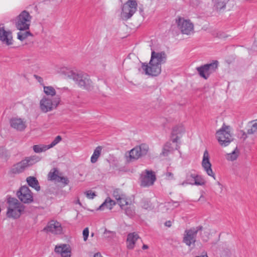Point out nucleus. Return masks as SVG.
Here are the masks:
<instances>
[{"instance_id": "bb28decb", "label": "nucleus", "mask_w": 257, "mask_h": 257, "mask_svg": "<svg viewBox=\"0 0 257 257\" xmlns=\"http://www.w3.org/2000/svg\"><path fill=\"white\" fill-rule=\"evenodd\" d=\"M174 149L172 143L170 142H167L163 147L162 154L163 156H167L170 152H172Z\"/></svg>"}, {"instance_id": "4be33fe9", "label": "nucleus", "mask_w": 257, "mask_h": 257, "mask_svg": "<svg viewBox=\"0 0 257 257\" xmlns=\"http://www.w3.org/2000/svg\"><path fill=\"white\" fill-rule=\"evenodd\" d=\"M28 184L31 187L34 188L37 191L40 190V186H39L38 181L36 178L32 176H29L26 179Z\"/></svg>"}, {"instance_id": "1a4fd4ad", "label": "nucleus", "mask_w": 257, "mask_h": 257, "mask_svg": "<svg viewBox=\"0 0 257 257\" xmlns=\"http://www.w3.org/2000/svg\"><path fill=\"white\" fill-rule=\"evenodd\" d=\"M176 22L182 34L189 35L194 33V25L189 20L179 17L176 20Z\"/></svg>"}, {"instance_id": "13d9d810", "label": "nucleus", "mask_w": 257, "mask_h": 257, "mask_svg": "<svg viewBox=\"0 0 257 257\" xmlns=\"http://www.w3.org/2000/svg\"><path fill=\"white\" fill-rule=\"evenodd\" d=\"M91 235L92 236H93L94 235V233H91Z\"/></svg>"}, {"instance_id": "09e8293b", "label": "nucleus", "mask_w": 257, "mask_h": 257, "mask_svg": "<svg viewBox=\"0 0 257 257\" xmlns=\"http://www.w3.org/2000/svg\"><path fill=\"white\" fill-rule=\"evenodd\" d=\"M188 184H189V183L188 182L187 180L186 179L185 181H184L182 183H180L179 185H180L181 186H185V185H188Z\"/></svg>"}, {"instance_id": "5701e85b", "label": "nucleus", "mask_w": 257, "mask_h": 257, "mask_svg": "<svg viewBox=\"0 0 257 257\" xmlns=\"http://www.w3.org/2000/svg\"><path fill=\"white\" fill-rule=\"evenodd\" d=\"M102 148L101 146L97 147L94 150L92 155L91 157L90 160L92 163H95L100 156Z\"/></svg>"}, {"instance_id": "f8f14e48", "label": "nucleus", "mask_w": 257, "mask_h": 257, "mask_svg": "<svg viewBox=\"0 0 257 257\" xmlns=\"http://www.w3.org/2000/svg\"><path fill=\"white\" fill-rule=\"evenodd\" d=\"M148 146L145 144L136 147L129 152L130 160H137L140 157L146 155L148 152Z\"/></svg>"}, {"instance_id": "423d86ee", "label": "nucleus", "mask_w": 257, "mask_h": 257, "mask_svg": "<svg viewBox=\"0 0 257 257\" xmlns=\"http://www.w3.org/2000/svg\"><path fill=\"white\" fill-rule=\"evenodd\" d=\"M61 101L60 96L56 95L53 99L44 96L40 101V107L43 112H47L56 108Z\"/></svg>"}, {"instance_id": "a878e982", "label": "nucleus", "mask_w": 257, "mask_h": 257, "mask_svg": "<svg viewBox=\"0 0 257 257\" xmlns=\"http://www.w3.org/2000/svg\"><path fill=\"white\" fill-rule=\"evenodd\" d=\"M194 180V182L193 183V185L203 186L206 183V181L204 179V177L201 175H198L196 173L195 175V179Z\"/></svg>"}, {"instance_id": "6e6d98bb", "label": "nucleus", "mask_w": 257, "mask_h": 257, "mask_svg": "<svg viewBox=\"0 0 257 257\" xmlns=\"http://www.w3.org/2000/svg\"><path fill=\"white\" fill-rule=\"evenodd\" d=\"M77 203H78V204H80V201H79V200H77Z\"/></svg>"}, {"instance_id": "58836bf2", "label": "nucleus", "mask_w": 257, "mask_h": 257, "mask_svg": "<svg viewBox=\"0 0 257 257\" xmlns=\"http://www.w3.org/2000/svg\"><path fill=\"white\" fill-rule=\"evenodd\" d=\"M61 140H62V138H61V136H57L50 144L47 145V147H49V149L51 148H53V147L56 146L57 144H58L61 141Z\"/></svg>"}, {"instance_id": "3c124183", "label": "nucleus", "mask_w": 257, "mask_h": 257, "mask_svg": "<svg viewBox=\"0 0 257 257\" xmlns=\"http://www.w3.org/2000/svg\"><path fill=\"white\" fill-rule=\"evenodd\" d=\"M148 247H148V246L147 245H146V244H144V245H143L142 248H143V249H148Z\"/></svg>"}, {"instance_id": "20e7f679", "label": "nucleus", "mask_w": 257, "mask_h": 257, "mask_svg": "<svg viewBox=\"0 0 257 257\" xmlns=\"http://www.w3.org/2000/svg\"><path fill=\"white\" fill-rule=\"evenodd\" d=\"M9 206L7 215L9 218L17 219L20 217L24 208L21 203L16 198H10L8 200Z\"/></svg>"}, {"instance_id": "79ce46f5", "label": "nucleus", "mask_w": 257, "mask_h": 257, "mask_svg": "<svg viewBox=\"0 0 257 257\" xmlns=\"http://www.w3.org/2000/svg\"><path fill=\"white\" fill-rule=\"evenodd\" d=\"M89 235V229L88 228L86 227L83 230V237L84 241H86L87 240L88 237Z\"/></svg>"}, {"instance_id": "72a5a7b5", "label": "nucleus", "mask_w": 257, "mask_h": 257, "mask_svg": "<svg viewBox=\"0 0 257 257\" xmlns=\"http://www.w3.org/2000/svg\"><path fill=\"white\" fill-rule=\"evenodd\" d=\"M31 34L29 31L20 32L18 33V39L21 41H23L26 39L28 36H31Z\"/></svg>"}, {"instance_id": "4d7b16f0", "label": "nucleus", "mask_w": 257, "mask_h": 257, "mask_svg": "<svg viewBox=\"0 0 257 257\" xmlns=\"http://www.w3.org/2000/svg\"><path fill=\"white\" fill-rule=\"evenodd\" d=\"M174 204H176V205H175V206H177L178 205V202H174Z\"/></svg>"}, {"instance_id": "4468645a", "label": "nucleus", "mask_w": 257, "mask_h": 257, "mask_svg": "<svg viewBox=\"0 0 257 257\" xmlns=\"http://www.w3.org/2000/svg\"><path fill=\"white\" fill-rule=\"evenodd\" d=\"M19 199L24 203H30L33 201L32 193L28 187L24 186L17 192Z\"/></svg>"}, {"instance_id": "0eeeda50", "label": "nucleus", "mask_w": 257, "mask_h": 257, "mask_svg": "<svg viewBox=\"0 0 257 257\" xmlns=\"http://www.w3.org/2000/svg\"><path fill=\"white\" fill-rule=\"evenodd\" d=\"M32 17L26 11H22L16 19V27L20 31L29 29Z\"/></svg>"}, {"instance_id": "f03ea898", "label": "nucleus", "mask_w": 257, "mask_h": 257, "mask_svg": "<svg viewBox=\"0 0 257 257\" xmlns=\"http://www.w3.org/2000/svg\"><path fill=\"white\" fill-rule=\"evenodd\" d=\"M68 77L73 79L80 87H83L88 90H91L93 88L92 82L89 76L83 73H76L73 71H69L67 74Z\"/></svg>"}, {"instance_id": "a18cd8bd", "label": "nucleus", "mask_w": 257, "mask_h": 257, "mask_svg": "<svg viewBox=\"0 0 257 257\" xmlns=\"http://www.w3.org/2000/svg\"><path fill=\"white\" fill-rule=\"evenodd\" d=\"M179 139L178 137H176L175 138H173L172 139V143L175 144V149L177 150L178 149V145L177 144V140Z\"/></svg>"}, {"instance_id": "9d476101", "label": "nucleus", "mask_w": 257, "mask_h": 257, "mask_svg": "<svg viewBox=\"0 0 257 257\" xmlns=\"http://www.w3.org/2000/svg\"><path fill=\"white\" fill-rule=\"evenodd\" d=\"M138 4L136 0H128L122 7V16L125 19L131 18L137 10Z\"/></svg>"}, {"instance_id": "dca6fc26", "label": "nucleus", "mask_w": 257, "mask_h": 257, "mask_svg": "<svg viewBox=\"0 0 257 257\" xmlns=\"http://www.w3.org/2000/svg\"><path fill=\"white\" fill-rule=\"evenodd\" d=\"M209 155L207 150H205L203 154V159L201 165L204 171L209 176L212 177L214 180L216 177L211 168V164L209 160Z\"/></svg>"}, {"instance_id": "6ab92c4d", "label": "nucleus", "mask_w": 257, "mask_h": 257, "mask_svg": "<svg viewBox=\"0 0 257 257\" xmlns=\"http://www.w3.org/2000/svg\"><path fill=\"white\" fill-rule=\"evenodd\" d=\"M0 41L7 45L13 44V37L10 31H6L4 28H0Z\"/></svg>"}, {"instance_id": "e433bc0d", "label": "nucleus", "mask_w": 257, "mask_h": 257, "mask_svg": "<svg viewBox=\"0 0 257 257\" xmlns=\"http://www.w3.org/2000/svg\"><path fill=\"white\" fill-rule=\"evenodd\" d=\"M195 173H189L186 175V178L187 180L189 185H193L195 179Z\"/></svg>"}, {"instance_id": "f257e3e1", "label": "nucleus", "mask_w": 257, "mask_h": 257, "mask_svg": "<svg viewBox=\"0 0 257 257\" xmlns=\"http://www.w3.org/2000/svg\"><path fill=\"white\" fill-rule=\"evenodd\" d=\"M167 54L164 51H155L152 49L149 65L142 63V69L146 75L156 76L161 72V65L167 61Z\"/></svg>"}, {"instance_id": "37998d69", "label": "nucleus", "mask_w": 257, "mask_h": 257, "mask_svg": "<svg viewBox=\"0 0 257 257\" xmlns=\"http://www.w3.org/2000/svg\"><path fill=\"white\" fill-rule=\"evenodd\" d=\"M58 182H62L64 185H67L69 181L67 178L60 176L59 179L58 180Z\"/></svg>"}, {"instance_id": "49530a36", "label": "nucleus", "mask_w": 257, "mask_h": 257, "mask_svg": "<svg viewBox=\"0 0 257 257\" xmlns=\"http://www.w3.org/2000/svg\"><path fill=\"white\" fill-rule=\"evenodd\" d=\"M231 252H230V250L229 249H227L226 250H224L222 252V255H226V256H228L230 254Z\"/></svg>"}, {"instance_id": "cd10ccee", "label": "nucleus", "mask_w": 257, "mask_h": 257, "mask_svg": "<svg viewBox=\"0 0 257 257\" xmlns=\"http://www.w3.org/2000/svg\"><path fill=\"white\" fill-rule=\"evenodd\" d=\"M239 151L236 148L231 153L227 154L226 155V159L228 161H233L237 158L239 155Z\"/></svg>"}, {"instance_id": "4c0bfd02", "label": "nucleus", "mask_w": 257, "mask_h": 257, "mask_svg": "<svg viewBox=\"0 0 257 257\" xmlns=\"http://www.w3.org/2000/svg\"><path fill=\"white\" fill-rule=\"evenodd\" d=\"M142 206L143 208L148 210L153 209L154 207L152 206V204L149 200H144L142 203Z\"/></svg>"}, {"instance_id": "f3484780", "label": "nucleus", "mask_w": 257, "mask_h": 257, "mask_svg": "<svg viewBox=\"0 0 257 257\" xmlns=\"http://www.w3.org/2000/svg\"><path fill=\"white\" fill-rule=\"evenodd\" d=\"M54 250L61 257L71 256L72 249L69 244L62 243L56 245Z\"/></svg>"}, {"instance_id": "f704fd0d", "label": "nucleus", "mask_w": 257, "mask_h": 257, "mask_svg": "<svg viewBox=\"0 0 257 257\" xmlns=\"http://www.w3.org/2000/svg\"><path fill=\"white\" fill-rule=\"evenodd\" d=\"M123 195H124V194H123L122 192L118 189L114 190L112 193L113 197L116 199L117 201L120 200L121 198L123 196Z\"/></svg>"}, {"instance_id": "39448f33", "label": "nucleus", "mask_w": 257, "mask_h": 257, "mask_svg": "<svg viewBox=\"0 0 257 257\" xmlns=\"http://www.w3.org/2000/svg\"><path fill=\"white\" fill-rule=\"evenodd\" d=\"M216 137L219 144L224 147L228 146L233 140L232 137L230 134V127L225 125L224 124L222 125L216 133Z\"/></svg>"}, {"instance_id": "6e6552de", "label": "nucleus", "mask_w": 257, "mask_h": 257, "mask_svg": "<svg viewBox=\"0 0 257 257\" xmlns=\"http://www.w3.org/2000/svg\"><path fill=\"white\" fill-rule=\"evenodd\" d=\"M217 61H213L212 63L206 64L196 68L200 76L207 79L211 74L214 73L218 67Z\"/></svg>"}, {"instance_id": "c756f323", "label": "nucleus", "mask_w": 257, "mask_h": 257, "mask_svg": "<svg viewBox=\"0 0 257 257\" xmlns=\"http://www.w3.org/2000/svg\"><path fill=\"white\" fill-rule=\"evenodd\" d=\"M226 0H212L214 7L217 10L224 8L226 6Z\"/></svg>"}, {"instance_id": "2eb2a0df", "label": "nucleus", "mask_w": 257, "mask_h": 257, "mask_svg": "<svg viewBox=\"0 0 257 257\" xmlns=\"http://www.w3.org/2000/svg\"><path fill=\"white\" fill-rule=\"evenodd\" d=\"M10 126L18 132H23L27 127V121L25 118L18 117H12L10 120Z\"/></svg>"}, {"instance_id": "ea45409f", "label": "nucleus", "mask_w": 257, "mask_h": 257, "mask_svg": "<svg viewBox=\"0 0 257 257\" xmlns=\"http://www.w3.org/2000/svg\"><path fill=\"white\" fill-rule=\"evenodd\" d=\"M257 131V121L255 120V122L252 124L250 128L247 130V133L249 135L253 134Z\"/></svg>"}, {"instance_id": "2f4dec72", "label": "nucleus", "mask_w": 257, "mask_h": 257, "mask_svg": "<svg viewBox=\"0 0 257 257\" xmlns=\"http://www.w3.org/2000/svg\"><path fill=\"white\" fill-rule=\"evenodd\" d=\"M34 151L36 153L45 152L49 149L47 145H34L33 147Z\"/></svg>"}, {"instance_id": "c85d7f7f", "label": "nucleus", "mask_w": 257, "mask_h": 257, "mask_svg": "<svg viewBox=\"0 0 257 257\" xmlns=\"http://www.w3.org/2000/svg\"><path fill=\"white\" fill-rule=\"evenodd\" d=\"M44 92L47 96H56L57 95L55 89L51 86H44Z\"/></svg>"}, {"instance_id": "b1692460", "label": "nucleus", "mask_w": 257, "mask_h": 257, "mask_svg": "<svg viewBox=\"0 0 257 257\" xmlns=\"http://www.w3.org/2000/svg\"><path fill=\"white\" fill-rule=\"evenodd\" d=\"M60 176L59 175V171L56 168H53L48 175V180L55 181L58 182Z\"/></svg>"}, {"instance_id": "7c9ffc66", "label": "nucleus", "mask_w": 257, "mask_h": 257, "mask_svg": "<svg viewBox=\"0 0 257 257\" xmlns=\"http://www.w3.org/2000/svg\"><path fill=\"white\" fill-rule=\"evenodd\" d=\"M10 157L8 151L4 146H0V158L7 161Z\"/></svg>"}, {"instance_id": "864d4df0", "label": "nucleus", "mask_w": 257, "mask_h": 257, "mask_svg": "<svg viewBox=\"0 0 257 257\" xmlns=\"http://www.w3.org/2000/svg\"><path fill=\"white\" fill-rule=\"evenodd\" d=\"M196 257H208L206 253L204 254H202V255H201L200 256H197Z\"/></svg>"}, {"instance_id": "5fc2aeb1", "label": "nucleus", "mask_w": 257, "mask_h": 257, "mask_svg": "<svg viewBox=\"0 0 257 257\" xmlns=\"http://www.w3.org/2000/svg\"><path fill=\"white\" fill-rule=\"evenodd\" d=\"M217 185L220 187V188L222 187V185L219 182H217Z\"/></svg>"}, {"instance_id": "a211bd4d", "label": "nucleus", "mask_w": 257, "mask_h": 257, "mask_svg": "<svg viewBox=\"0 0 257 257\" xmlns=\"http://www.w3.org/2000/svg\"><path fill=\"white\" fill-rule=\"evenodd\" d=\"M47 232H50L55 234L62 233V227L60 223L57 221L51 220L44 228Z\"/></svg>"}, {"instance_id": "c03bdc74", "label": "nucleus", "mask_w": 257, "mask_h": 257, "mask_svg": "<svg viewBox=\"0 0 257 257\" xmlns=\"http://www.w3.org/2000/svg\"><path fill=\"white\" fill-rule=\"evenodd\" d=\"M166 177L168 180H173L174 179V175L171 172H168L166 174Z\"/></svg>"}, {"instance_id": "7ed1b4c3", "label": "nucleus", "mask_w": 257, "mask_h": 257, "mask_svg": "<svg viewBox=\"0 0 257 257\" xmlns=\"http://www.w3.org/2000/svg\"><path fill=\"white\" fill-rule=\"evenodd\" d=\"M41 158L36 156H31L25 158L20 162L14 165L11 168L10 172L13 174H19L27 168L40 161Z\"/></svg>"}, {"instance_id": "a19ab883", "label": "nucleus", "mask_w": 257, "mask_h": 257, "mask_svg": "<svg viewBox=\"0 0 257 257\" xmlns=\"http://www.w3.org/2000/svg\"><path fill=\"white\" fill-rule=\"evenodd\" d=\"M85 194L88 199H93L95 196H96L95 192H92L91 190L86 191L85 192Z\"/></svg>"}, {"instance_id": "aec40b11", "label": "nucleus", "mask_w": 257, "mask_h": 257, "mask_svg": "<svg viewBox=\"0 0 257 257\" xmlns=\"http://www.w3.org/2000/svg\"><path fill=\"white\" fill-rule=\"evenodd\" d=\"M139 236L136 232L130 233L127 237V247L132 249L134 248L136 241L139 239Z\"/></svg>"}, {"instance_id": "8fccbe9b", "label": "nucleus", "mask_w": 257, "mask_h": 257, "mask_svg": "<svg viewBox=\"0 0 257 257\" xmlns=\"http://www.w3.org/2000/svg\"><path fill=\"white\" fill-rule=\"evenodd\" d=\"M94 257H102V256L99 252H97L94 254Z\"/></svg>"}, {"instance_id": "473e14b6", "label": "nucleus", "mask_w": 257, "mask_h": 257, "mask_svg": "<svg viewBox=\"0 0 257 257\" xmlns=\"http://www.w3.org/2000/svg\"><path fill=\"white\" fill-rule=\"evenodd\" d=\"M116 203L118 204L120 207L122 209L125 207V206H127L130 204L125 195H123V196H122V197H121V199L118 200Z\"/></svg>"}, {"instance_id": "9b49d317", "label": "nucleus", "mask_w": 257, "mask_h": 257, "mask_svg": "<svg viewBox=\"0 0 257 257\" xmlns=\"http://www.w3.org/2000/svg\"><path fill=\"white\" fill-rule=\"evenodd\" d=\"M202 226L192 228L185 231L183 242L188 246L194 245L196 241V236L199 230L202 229Z\"/></svg>"}, {"instance_id": "412c9836", "label": "nucleus", "mask_w": 257, "mask_h": 257, "mask_svg": "<svg viewBox=\"0 0 257 257\" xmlns=\"http://www.w3.org/2000/svg\"><path fill=\"white\" fill-rule=\"evenodd\" d=\"M116 204V202L112 200L109 197L106 198L104 202L99 206V210H104L105 208L111 209Z\"/></svg>"}, {"instance_id": "c9c22d12", "label": "nucleus", "mask_w": 257, "mask_h": 257, "mask_svg": "<svg viewBox=\"0 0 257 257\" xmlns=\"http://www.w3.org/2000/svg\"><path fill=\"white\" fill-rule=\"evenodd\" d=\"M115 234V233L114 232L107 230L105 229L103 232V237L108 240H110L114 237Z\"/></svg>"}, {"instance_id": "603ef678", "label": "nucleus", "mask_w": 257, "mask_h": 257, "mask_svg": "<svg viewBox=\"0 0 257 257\" xmlns=\"http://www.w3.org/2000/svg\"><path fill=\"white\" fill-rule=\"evenodd\" d=\"M165 225L167 226L170 227L171 226V222L170 221L166 222L165 223Z\"/></svg>"}, {"instance_id": "de8ad7c7", "label": "nucleus", "mask_w": 257, "mask_h": 257, "mask_svg": "<svg viewBox=\"0 0 257 257\" xmlns=\"http://www.w3.org/2000/svg\"><path fill=\"white\" fill-rule=\"evenodd\" d=\"M251 49L254 51L257 50V40L254 41L253 45L251 47Z\"/></svg>"}, {"instance_id": "393cba45", "label": "nucleus", "mask_w": 257, "mask_h": 257, "mask_svg": "<svg viewBox=\"0 0 257 257\" xmlns=\"http://www.w3.org/2000/svg\"><path fill=\"white\" fill-rule=\"evenodd\" d=\"M123 209L124 210L125 214L130 217L134 216L135 214V207L133 204L130 203Z\"/></svg>"}, {"instance_id": "ddd939ff", "label": "nucleus", "mask_w": 257, "mask_h": 257, "mask_svg": "<svg viewBox=\"0 0 257 257\" xmlns=\"http://www.w3.org/2000/svg\"><path fill=\"white\" fill-rule=\"evenodd\" d=\"M141 185L148 187L154 184L156 180V175L152 171L145 170L141 175Z\"/></svg>"}]
</instances>
